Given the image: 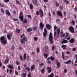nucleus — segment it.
<instances>
[{
	"mask_svg": "<svg viewBox=\"0 0 77 77\" xmlns=\"http://www.w3.org/2000/svg\"><path fill=\"white\" fill-rule=\"evenodd\" d=\"M44 65V63H40L39 65L40 66H42V65Z\"/></svg>",
	"mask_w": 77,
	"mask_h": 77,
	"instance_id": "nucleus-56",
	"label": "nucleus"
},
{
	"mask_svg": "<svg viewBox=\"0 0 77 77\" xmlns=\"http://www.w3.org/2000/svg\"><path fill=\"white\" fill-rule=\"evenodd\" d=\"M67 47V46H66V45H63L61 46V48H63V50H65V49H66V48L65 47Z\"/></svg>",
	"mask_w": 77,
	"mask_h": 77,
	"instance_id": "nucleus-22",
	"label": "nucleus"
},
{
	"mask_svg": "<svg viewBox=\"0 0 77 77\" xmlns=\"http://www.w3.org/2000/svg\"><path fill=\"white\" fill-rule=\"evenodd\" d=\"M6 59L5 61V63L6 64L8 63V61L9 60V58L8 57H6Z\"/></svg>",
	"mask_w": 77,
	"mask_h": 77,
	"instance_id": "nucleus-12",
	"label": "nucleus"
},
{
	"mask_svg": "<svg viewBox=\"0 0 77 77\" xmlns=\"http://www.w3.org/2000/svg\"><path fill=\"white\" fill-rule=\"evenodd\" d=\"M16 64L17 65H19V62L18 61H17L16 62Z\"/></svg>",
	"mask_w": 77,
	"mask_h": 77,
	"instance_id": "nucleus-61",
	"label": "nucleus"
},
{
	"mask_svg": "<svg viewBox=\"0 0 77 77\" xmlns=\"http://www.w3.org/2000/svg\"><path fill=\"white\" fill-rule=\"evenodd\" d=\"M19 49L20 50H23V48H22V47H21V46H20L19 47Z\"/></svg>",
	"mask_w": 77,
	"mask_h": 77,
	"instance_id": "nucleus-50",
	"label": "nucleus"
},
{
	"mask_svg": "<svg viewBox=\"0 0 77 77\" xmlns=\"http://www.w3.org/2000/svg\"><path fill=\"white\" fill-rule=\"evenodd\" d=\"M3 1L5 3H8L9 2V0H3Z\"/></svg>",
	"mask_w": 77,
	"mask_h": 77,
	"instance_id": "nucleus-39",
	"label": "nucleus"
},
{
	"mask_svg": "<svg viewBox=\"0 0 77 77\" xmlns=\"http://www.w3.org/2000/svg\"><path fill=\"white\" fill-rule=\"evenodd\" d=\"M12 50H14V49H15V46H14V45H13L12 46Z\"/></svg>",
	"mask_w": 77,
	"mask_h": 77,
	"instance_id": "nucleus-58",
	"label": "nucleus"
},
{
	"mask_svg": "<svg viewBox=\"0 0 77 77\" xmlns=\"http://www.w3.org/2000/svg\"><path fill=\"white\" fill-rule=\"evenodd\" d=\"M69 42L70 43H74L75 42V40L74 38H72L69 41Z\"/></svg>",
	"mask_w": 77,
	"mask_h": 77,
	"instance_id": "nucleus-17",
	"label": "nucleus"
},
{
	"mask_svg": "<svg viewBox=\"0 0 77 77\" xmlns=\"http://www.w3.org/2000/svg\"><path fill=\"white\" fill-rule=\"evenodd\" d=\"M50 59L52 61H53L54 60V58L53 56H51L50 57Z\"/></svg>",
	"mask_w": 77,
	"mask_h": 77,
	"instance_id": "nucleus-28",
	"label": "nucleus"
},
{
	"mask_svg": "<svg viewBox=\"0 0 77 77\" xmlns=\"http://www.w3.org/2000/svg\"><path fill=\"white\" fill-rule=\"evenodd\" d=\"M35 66L34 65H33L31 67V71H32L33 69H35Z\"/></svg>",
	"mask_w": 77,
	"mask_h": 77,
	"instance_id": "nucleus-16",
	"label": "nucleus"
},
{
	"mask_svg": "<svg viewBox=\"0 0 77 77\" xmlns=\"http://www.w3.org/2000/svg\"><path fill=\"white\" fill-rule=\"evenodd\" d=\"M39 48H38L37 49V53H39Z\"/></svg>",
	"mask_w": 77,
	"mask_h": 77,
	"instance_id": "nucleus-49",
	"label": "nucleus"
},
{
	"mask_svg": "<svg viewBox=\"0 0 77 77\" xmlns=\"http://www.w3.org/2000/svg\"><path fill=\"white\" fill-rule=\"evenodd\" d=\"M46 27L47 29H48V30H50V29H51V26H50L49 24H47L46 25Z\"/></svg>",
	"mask_w": 77,
	"mask_h": 77,
	"instance_id": "nucleus-15",
	"label": "nucleus"
},
{
	"mask_svg": "<svg viewBox=\"0 0 77 77\" xmlns=\"http://www.w3.org/2000/svg\"><path fill=\"white\" fill-rule=\"evenodd\" d=\"M57 15H58V16H60L61 17H63V14H62V13L61 12V11H58L57 12Z\"/></svg>",
	"mask_w": 77,
	"mask_h": 77,
	"instance_id": "nucleus-6",
	"label": "nucleus"
},
{
	"mask_svg": "<svg viewBox=\"0 0 77 77\" xmlns=\"http://www.w3.org/2000/svg\"><path fill=\"white\" fill-rule=\"evenodd\" d=\"M66 36H65L64 37V38H67L68 37V33L67 32H66Z\"/></svg>",
	"mask_w": 77,
	"mask_h": 77,
	"instance_id": "nucleus-51",
	"label": "nucleus"
},
{
	"mask_svg": "<svg viewBox=\"0 0 77 77\" xmlns=\"http://www.w3.org/2000/svg\"><path fill=\"white\" fill-rule=\"evenodd\" d=\"M68 43V40H64L61 42V44H66Z\"/></svg>",
	"mask_w": 77,
	"mask_h": 77,
	"instance_id": "nucleus-18",
	"label": "nucleus"
},
{
	"mask_svg": "<svg viewBox=\"0 0 77 77\" xmlns=\"http://www.w3.org/2000/svg\"><path fill=\"white\" fill-rule=\"evenodd\" d=\"M12 36V34L11 32H10L7 35V37L8 40L11 41V38Z\"/></svg>",
	"mask_w": 77,
	"mask_h": 77,
	"instance_id": "nucleus-5",
	"label": "nucleus"
},
{
	"mask_svg": "<svg viewBox=\"0 0 77 77\" xmlns=\"http://www.w3.org/2000/svg\"><path fill=\"white\" fill-rule=\"evenodd\" d=\"M27 16L29 18H31V15H27Z\"/></svg>",
	"mask_w": 77,
	"mask_h": 77,
	"instance_id": "nucleus-62",
	"label": "nucleus"
},
{
	"mask_svg": "<svg viewBox=\"0 0 77 77\" xmlns=\"http://www.w3.org/2000/svg\"><path fill=\"white\" fill-rule=\"evenodd\" d=\"M60 29L59 28H58L57 29V33L58 35V36H59V33H60Z\"/></svg>",
	"mask_w": 77,
	"mask_h": 77,
	"instance_id": "nucleus-25",
	"label": "nucleus"
},
{
	"mask_svg": "<svg viewBox=\"0 0 77 77\" xmlns=\"http://www.w3.org/2000/svg\"><path fill=\"white\" fill-rule=\"evenodd\" d=\"M1 11L2 13H5V11L4 10V9L3 8H1Z\"/></svg>",
	"mask_w": 77,
	"mask_h": 77,
	"instance_id": "nucleus-38",
	"label": "nucleus"
},
{
	"mask_svg": "<svg viewBox=\"0 0 77 77\" xmlns=\"http://www.w3.org/2000/svg\"><path fill=\"white\" fill-rule=\"evenodd\" d=\"M19 18H20V20H21L22 21H23V20H24V15H22V16H20Z\"/></svg>",
	"mask_w": 77,
	"mask_h": 77,
	"instance_id": "nucleus-14",
	"label": "nucleus"
},
{
	"mask_svg": "<svg viewBox=\"0 0 77 77\" xmlns=\"http://www.w3.org/2000/svg\"><path fill=\"white\" fill-rule=\"evenodd\" d=\"M17 5H20V1H18V0H16Z\"/></svg>",
	"mask_w": 77,
	"mask_h": 77,
	"instance_id": "nucleus-34",
	"label": "nucleus"
},
{
	"mask_svg": "<svg viewBox=\"0 0 77 77\" xmlns=\"http://www.w3.org/2000/svg\"><path fill=\"white\" fill-rule=\"evenodd\" d=\"M53 37L52 35V33L50 32L49 36V39L50 41L51 44H53Z\"/></svg>",
	"mask_w": 77,
	"mask_h": 77,
	"instance_id": "nucleus-3",
	"label": "nucleus"
},
{
	"mask_svg": "<svg viewBox=\"0 0 77 77\" xmlns=\"http://www.w3.org/2000/svg\"><path fill=\"white\" fill-rule=\"evenodd\" d=\"M0 42L3 45H6L7 43H8L7 39H5V38L4 36H1L0 38Z\"/></svg>",
	"mask_w": 77,
	"mask_h": 77,
	"instance_id": "nucleus-1",
	"label": "nucleus"
},
{
	"mask_svg": "<svg viewBox=\"0 0 77 77\" xmlns=\"http://www.w3.org/2000/svg\"><path fill=\"white\" fill-rule=\"evenodd\" d=\"M25 35H24V34H23V35H20V37L21 38H22L23 37V36H25Z\"/></svg>",
	"mask_w": 77,
	"mask_h": 77,
	"instance_id": "nucleus-59",
	"label": "nucleus"
},
{
	"mask_svg": "<svg viewBox=\"0 0 77 77\" xmlns=\"http://www.w3.org/2000/svg\"><path fill=\"white\" fill-rule=\"evenodd\" d=\"M62 55L63 56L62 58L63 59V60H65V58L64 57V53L63 52L62 53Z\"/></svg>",
	"mask_w": 77,
	"mask_h": 77,
	"instance_id": "nucleus-36",
	"label": "nucleus"
},
{
	"mask_svg": "<svg viewBox=\"0 0 77 77\" xmlns=\"http://www.w3.org/2000/svg\"><path fill=\"white\" fill-rule=\"evenodd\" d=\"M42 73H44L45 72V70L44 69H42L41 70Z\"/></svg>",
	"mask_w": 77,
	"mask_h": 77,
	"instance_id": "nucleus-44",
	"label": "nucleus"
},
{
	"mask_svg": "<svg viewBox=\"0 0 77 77\" xmlns=\"http://www.w3.org/2000/svg\"><path fill=\"white\" fill-rule=\"evenodd\" d=\"M15 74L17 75H18V72L17 71H15Z\"/></svg>",
	"mask_w": 77,
	"mask_h": 77,
	"instance_id": "nucleus-55",
	"label": "nucleus"
},
{
	"mask_svg": "<svg viewBox=\"0 0 77 77\" xmlns=\"http://www.w3.org/2000/svg\"><path fill=\"white\" fill-rule=\"evenodd\" d=\"M47 35V32H43V36L44 37H46Z\"/></svg>",
	"mask_w": 77,
	"mask_h": 77,
	"instance_id": "nucleus-27",
	"label": "nucleus"
},
{
	"mask_svg": "<svg viewBox=\"0 0 77 77\" xmlns=\"http://www.w3.org/2000/svg\"><path fill=\"white\" fill-rule=\"evenodd\" d=\"M32 3H34L35 6L37 5V0H32Z\"/></svg>",
	"mask_w": 77,
	"mask_h": 77,
	"instance_id": "nucleus-10",
	"label": "nucleus"
},
{
	"mask_svg": "<svg viewBox=\"0 0 77 77\" xmlns=\"http://www.w3.org/2000/svg\"><path fill=\"white\" fill-rule=\"evenodd\" d=\"M5 13L6 14L8 15V16H10V15H11V13H10V12L9 11V10H6L5 11Z\"/></svg>",
	"mask_w": 77,
	"mask_h": 77,
	"instance_id": "nucleus-13",
	"label": "nucleus"
},
{
	"mask_svg": "<svg viewBox=\"0 0 77 77\" xmlns=\"http://www.w3.org/2000/svg\"><path fill=\"white\" fill-rule=\"evenodd\" d=\"M20 58L22 61H23V59L22 58V56H21L20 55Z\"/></svg>",
	"mask_w": 77,
	"mask_h": 77,
	"instance_id": "nucleus-52",
	"label": "nucleus"
},
{
	"mask_svg": "<svg viewBox=\"0 0 77 77\" xmlns=\"http://www.w3.org/2000/svg\"><path fill=\"white\" fill-rule=\"evenodd\" d=\"M28 77H31V73L30 72L28 75Z\"/></svg>",
	"mask_w": 77,
	"mask_h": 77,
	"instance_id": "nucleus-57",
	"label": "nucleus"
},
{
	"mask_svg": "<svg viewBox=\"0 0 77 77\" xmlns=\"http://www.w3.org/2000/svg\"><path fill=\"white\" fill-rule=\"evenodd\" d=\"M48 77H54V73H52L51 74L49 75L48 76Z\"/></svg>",
	"mask_w": 77,
	"mask_h": 77,
	"instance_id": "nucleus-21",
	"label": "nucleus"
},
{
	"mask_svg": "<svg viewBox=\"0 0 77 77\" xmlns=\"http://www.w3.org/2000/svg\"><path fill=\"white\" fill-rule=\"evenodd\" d=\"M64 2L65 3H66V4H69V2L66 0L64 1Z\"/></svg>",
	"mask_w": 77,
	"mask_h": 77,
	"instance_id": "nucleus-46",
	"label": "nucleus"
},
{
	"mask_svg": "<svg viewBox=\"0 0 77 77\" xmlns=\"http://www.w3.org/2000/svg\"><path fill=\"white\" fill-rule=\"evenodd\" d=\"M67 72V69H65L64 70V73H66Z\"/></svg>",
	"mask_w": 77,
	"mask_h": 77,
	"instance_id": "nucleus-41",
	"label": "nucleus"
},
{
	"mask_svg": "<svg viewBox=\"0 0 77 77\" xmlns=\"http://www.w3.org/2000/svg\"><path fill=\"white\" fill-rule=\"evenodd\" d=\"M22 77H26V73H23L22 74Z\"/></svg>",
	"mask_w": 77,
	"mask_h": 77,
	"instance_id": "nucleus-33",
	"label": "nucleus"
},
{
	"mask_svg": "<svg viewBox=\"0 0 77 77\" xmlns=\"http://www.w3.org/2000/svg\"><path fill=\"white\" fill-rule=\"evenodd\" d=\"M26 69L27 70V71H29L30 69V68L29 67H26Z\"/></svg>",
	"mask_w": 77,
	"mask_h": 77,
	"instance_id": "nucleus-48",
	"label": "nucleus"
},
{
	"mask_svg": "<svg viewBox=\"0 0 77 77\" xmlns=\"http://www.w3.org/2000/svg\"><path fill=\"white\" fill-rule=\"evenodd\" d=\"M45 50H47L48 49V46H46L45 47Z\"/></svg>",
	"mask_w": 77,
	"mask_h": 77,
	"instance_id": "nucleus-63",
	"label": "nucleus"
},
{
	"mask_svg": "<svg viewBox=\"0 0 77 77\" xmlns=\"http://www.w3.org/2000/svg\"><path fill=\"white\" fill-rule=\"evenodd\" d=\"M60 9V10H63V6H61Z\"/></svg>",
	"mask_w": 77,
	"mask_h": 77,
	"instance_id": "nucleus-42",
	"label": "nucleus"
},
{
	"mask_svg": "<svg viewBox=\"0 0 77 77\" xmlns=\"http://www.w3.org/2000/svg\"><path fill=\"white\" fill-rule=\"evenodd\" d=\"M20 32H21V30H20L19 29H16V32L17 33H20Z\"/></svg>",
	"mask_w": 77,
	"mask_h": 77,
	"instance_id": "nucleus-30",
	"label": "nucleus"
},
{
	"mask_svg": "<svg viewBox=\"0 0 77 77\" xmlns=\"http://www.w3.org/2000/svg\"><path fill=\"white\" fill-rule=\"evenodd\" d=\"M36 14L37 15H39V12L38 11H37L36 12Z\"/></svg>",
	"mask_w": 77,
	"mask_h": 77,
	"instance_id": "nucleus-53",
	"label": "nucleus"
},
{
	"mask_svg": "<svg viewBox=\"0 0 77 77\" xmlns=\"http://www.w3.org/2000/svg\"><path fill=\"white\" fill-rule=\"evenodd\" d=\"M26 31L28 32H32V31H33V28H32V27L29 28L27 29Z\"/></svg>",
	"mask_w": 77,
	"mask_h": 77,
	"instance_id": "nucleus-11",
	"label": "nucleus"
},
{
	"mask_svg": "<svg viewBox=\"0 0 77 77\" xmlns=\"http://www.w3.org/2000/svg\"><path fill=\"white\" fill-rule=\"evenodd\" d=\"M13 21H18V19L17 18H14L13 19Z\"/></svg>",
	"mask_w": 77,
	"mask_h": 77,
	"instance_id": "nucleus-35",
	"label": "nucleus"
},
{
	"mask_svg": "<svg viewBox=\"0 0 77 77\" xmlns=\"http://www.w3.org/2000/svg\"><path fill=\"white\" fill-rule=\"evenodd\" d=\"M30 9H33V6L32 4H30Z\"/></svg>",
	"mask_w": 77,
	"mask_h": 77,
	"instance_id": "nucleus-26",
	"label": "nucleus"
},
{
	"mask_svg": "<svg viewBox=\"0 0 77 77\" xmlns=\"http://www.w3.org/2000/svg\"><path fill=\"white\" fill-rule=\"evenodd\" d=\"M36 26H34L33 27V30H36Z\"/></svg>",
	"mask_w": 77,
	"mask_h": 77,
	"instance_id": "nucleus-60",
	"label": "nucleus"
},
{
	"mask_svg": "<svg viewBox=\"0 0 77 77\" xmlns=\"http://www.w3.org/2000/svg\"><path fill=\"white\" fill-rule=\"evenodd\" d=\"M43 55L45 59H47L48 57V54H44Z\"/></svg>",
	"mask_w": 77,
	"mask_h": 77,
	"instance_id": "nucleus-29",
	"label": "nucleus"
},
{
	"mask_svg": "<svg viewBox=\"0 0 77 77\" xmlns=\"http://www.w3.org/2000/svg\"><path fill=\"white\" fill-rule=\"evenodd\" d=\"M26 41H27V37L26 36H24L23 37V39H21L20 41V43L22 44H25Z\"/></svg>",
	"mask_w": 77,
	"mask_h": 77,
	"instance_id": "nucleus-2",
	"label": "nucleus"
},
{
	"mask_svg": "<svg viewBox=\"0 0 77 77\" xmlns=\"http://www.w3.org/2000/svg\"><path fill=\"white\" fill-rule=\"evenodd\" d=\"M26 54H23V59L24 60H26Z\"/></svg>",
	"mask_w": 77,
	"mask_h": 77,
	"instance_id": "nucleus-24",
	"label": "nucleus"
},
{
	"mask_svg": "<svg viewBox=\"0 0 77 77\" xmlns=\"http://www.w3.org/2000/svg\"><path fill=\"white\" fill-rule=\"evenodd\" d=\"M39 25L40 27V29L41 30H43V28H44V24L41 22L39 24Z\"/></svg>",
	"mask_w": 77,
	"mask_h": 77,
	"instance_id": "nucleus-7",
	"label": "nucleus"
},
{
	"mask_svg": "<svg viewBox=\"0 0 77 77\" xmlns=\"http://www.w3.org/2000/svg\"><path fill=\"white\" fill-rule=\"evenodd\" d=\"M8 67L9 68H10V69H13V68H14L12 65H8Z\"/></svg>",
	"mask_w": 77,
	"mask_h": 77,
	"instance_id": "nucleus-20",
	"label": "nucleus"
},
{
	"mask_svg": "<svg viewBox=\"0 0 77 77\" xmlns=\"http://www.w3.org/2000/svg\"><path fill=\"white\" fill-rule=\"evenodd\" d=\"M34 41H38V37H35L34 38Z\"/></svg>",
	"mask_w": 77,
	"mask_h": 77,
	"instance_id": "nucleus-40",
	"label": "nucleus"
},
{
	"mask_svg": "<svg viewBox=\"0 0 77 77\" xmlns=\"http://www.w3.org/2000/svg\"><path fill=\"white\" fill-rule=\"evenodd\" d=\"M68 30L70 32H71V33H73L74 32V27L72 26H70Z\"/></svg>",
	"mask_w": 77,
	"mask_h": 77,
	"instance_id": "nucleus-4",
	"label": "nucleus"
},
{
	"mask_svg": "<svg viewBox=\"0 0 77 77\" xmlns=\"http://www.w3.org/2000/svg\"><path fill=\"white\" fill-rule=\"evenodd\" d=\"M75 57H76V59L75 60V63H77V54H75Z\"/></svg>",
	"mask_w": 77,
	"mask_h": 77,
	"instance_id": "nucleus-32",
	"label": "nucleus"
},
{
	"mask_svg": "<svg viewBox=\"0 0 77 77\" xmlns=\"http://www.w3.org/2000/svg\"><path fill=\"white\" fill-rule=\"evenodd\" d=\"M63 63H64L65 64H69V63H71V60H69L68 61L66 62H64Z\"/></svg>",
	"mask_w": 77,
	"mask_h": 77,
	"instance_id": "nucleus-19",
	"label": "nucleus"
},
{
	"mask_svg": "<svg viewBox=\"0 0 77 77\" xmlns=\"http://www.w3.org/2000/svg\"><path fill=\"white\" fill-rule=\"evenodd\" d=\"M72 23L73 26L74 25H75V21H74V20H72Z\"/></svg>",
	"mask_w": 77,
	"mask_h": 77,
	"instance_id": "nucleus-45",
	"label": "nucleus"
},
{
	"mask_svg": "<svg viewBox=\"0 0 77 77\" xmlns=\"http://www.w3.org/2000/svg\"><path fill=\"white\" fill-rule=\"evenodd\" d=\"M26 59H27V61H29V60H30V58H29V56H28L27 57Z\"/></svg>",
	"mask_w": 77,
	"mask_h": 77,
	"instance_id": "nucleus-47",
	"label": "nucleus"
},
{
	"mask_svg": "<svg viewBox=\"0 0 77 77\" xmlns=\"http://www.w3.org/2000/svg\"><path fill=\"white\" fill-rule=\"evenodd\" d=\"M47 63L48 64H49L50 63L51 64V61H50V60H48L47 61Z\"/></svg>",
	"mask_w": 77,
	"mask_h": 77,
	"instance_id": "nucleus-54",
	"label": "nucleus"
},
{
	"mask_svg": "<svg viewBox=\"0 0 77 77\" xmlns=\"http://www.w3.org/2000/svg\"><path fill=\"white\" fill-rule=\"evenodd\" d=\"M55 6H56V7L58 8V7L59 6V4L58 2H56L55 3Z\"/></svg>",
	"mask_w": 77,
	"mask_h": 77,
	"instance_id": "nucleus-31",
	"label": "nucleus"
},
{
	"mask_svg": "<svg viewBox=\"0 0 77 77\" xmlns=\"http://www.w3.org/2000/svg\"><path fill=\"white\" fill-rule=\"evenodd\" d=\"M39 12L40 14V17H42L44 16V15H43V14H44V13H43V11L42 10L40 9L39 10Z\"/></svg>",
	"mask_w": 77,
	"mask_h": 77,
	"instance_id": "nucleus-9",
	"label": "nucleus"
},
{
	"mask_svg": "<svg viewBox=\"0 0 77 77\" xmlns=\"http://www.w3.org/2000/svg\"><path fill=\"white\" fill-rule=\"evenodd\" d=\"M46 69L47 70H48V73H50L51 72L52 69L51 68V67L48 66L46 67Z\"/></svg>",
	"mask_w": 77,
	"mask_h": 77,
	"instance_id": "nucleus-8",
	"label": "nucleus"
},
{
	"mask_svg": "<svg viewBox=\"0 0 77 77\" xmlns=\"http://www.w3.org/2000/svg\"><path fill=\"white\" fill-rule=\"evenodd\" d=\"M55 49V48H54V46H53L51 48L52 50H54Z\"/></svg>",
	"mask_w": 77,
	"mask_h": 77,
	"instance_id": "nucleus-43",
	"label": "nucleus"
},
{
	"mask_svg": "<svg viewBox=\"0 0 77 77\" xmlns=\"http://www.w3.org/2000/svg\"><path fill=\"white\" fill-rule=\"evenodd\" d=\"M27 20H26V19H25L24 20V21H23V23L26 24L27 23Z\"/></svg>",
	"mask_w": 77,
	"mask_h": 77,
	"instance_id": "nucleus-37",
	"label": "nucleus"
},
{
	"mask_svg": "<svg viewBox=\"0 0 77 77\" xmlns=\"http://www.w3.org/2000/svg\"><path fill=\"white\" fill-rule=\"evenodd\" d=\"M54 30H56V29H57V26H55L54 27Z\"/></svg>",
	"mask_w": 77,
	"mask_h": 77,
	"instance_id": "nucleus-64",
	"label": "nucleus"
},
{
	"mask_svg": "<svg viewBox=\"0 0 77 77\" xmlns=\"http://www.w3.org/2000/svg\"><path fill=\"white\" fill-rule=\"evenodd\" d=\"M57 65V68H59L60 67V62H57L56 64Z\"/></svg>",
	"mask_w": 77,
	"mask_h": 77,
	"instance_id": "nucleus-23",
	"label": "nucleus"
}]
</instances>
